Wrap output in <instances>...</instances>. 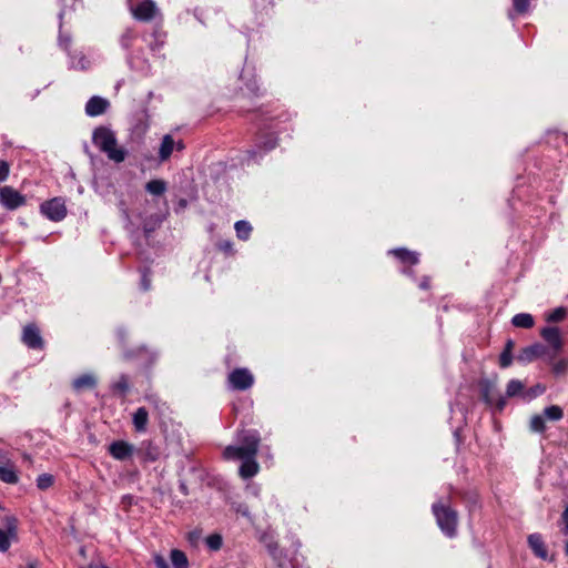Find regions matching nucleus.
<instances>
[{
	"instance_id": "20e7f679",
	"label": "nucleus",
	"mask_w": 568,
	"mask_h": 568,
	"mask_svg": "<svg viewBox=\"0 0 568 568\" xmlns=\"http://www.w3.org/2000/svg\"><path fill=\"white\" fill-rule=\"evenodd\" d=\"M564 417V410L558 405L546 407L540 415H534L530 418V429L535 433L546 430V420L558 422Z\"/></svg>"
},
{
	"instance_id": "473e14b6",
	"label": "nucleus",
	"mask_w": 568,
	"mask_h": 568,
	"mask_svg": "<svg viewBox=\"0 0 568 568\" xmlns=\"http://www.w3.org/2000/svg\"><path fill=\"white\" fill-rule=\"evenodd\" d=\"M263 541L265 542L267 549H268V552L275 557L276 556V549H277V544L273 540L272 537H267V536H264L263 537Z\"/></svg>"
},
{
	"instance_id": "49530a36",
	"label": "nucleus",
	"mask_w": 568,
	"mask_h": 568,
	"mask_svg": "<svg viewBox=\"0 0 568 568\" xmlns=\"http://www.w3.org/2000/svg\"><path fill=\"white\" fill-rule=\"evenodd\" d=\"M537 388H539V394H541L545 390V388L540 386H537Z\"/></svg>"
},
{
	"instance_id": "c85d7f7f",
	"label": "nucleus",
	"mask_w": 568,
	"mask_h": 568,
	"mask_svg": "<svg viewBox=\"0 0 568 568\" xmlns=\"http://www.w3.org/2000/svg\"><path fill=\"white\" fill-rule=\"evenodd\" d=\"M54 478L50 474H41L37 478V486L39 489L44 490L50 488L53 485Z\"/></svg>"
},
{
	"instance_id": "f3484780",
	"label": "nucleus",
	"mask_w": 568,
	"mask_h": 568,
	"mask_svg": "<svg viewBox=\"0 0 568 568\" xmlns=\"http://www.w3.org/2000/svg\"><path fill=\"white\" fill-rule=\"evenodd\" d=\"M0 480L7 484L18 483L19 477L12 463L8 462L4 465H0Z\"/></svg>"
},
{
	"instance_id": "39448f33",
	"label": "nucleus",
	"mask_w": 568,
	"mask_h": 568,
	"mask_svg": "<svg viewBox=\"0 0 568 568\" xmlns=\"http://www.w3.org/2000/svg\"><path fill=\"white\" fill-rule=\"evenodd\" d=\"M2 524L4 529L0 528V551L6 552L17 538V519L11 515H6Z\"/></svg>"
},
{
	"instance_id": "4be33fe9",
	"label": "nucleus",
	"mask_w": 568,
	"mask_h": 568,
	"mask_svg": "<svg viewBox=\"0 0 568 568\" xmlns=\"http://www.w3.org/2000/svg\"><path fill=\"white\" fill-rule=\"evenodd\" d=\"M170 558L174 568H189V560L183 551L173 549L170 554Z\"/></svg>"
},
{
	"instance_id": "ddd939ff",
	"label": "nucleus",
	"mask_w": 568,
	"mask_h": 568,
	"mask_svg": "<svg viewBox=\"0 0 568 568\" xmlns=\"http://www.w3.org/2000/svg\"><path fill=\"white\" fill-rule=\"evenodd\" d=\"M23 343L31 348H42L43 341L34 325H27L22 334Z\"/></svg>"
},
{
	"instance_id": "9b49d317",
	"label": "nucleus",
	"mask_w": 568,
	"mask_h": 568,
	"mask_svg": "<svg viewBox=\"0 0 568 568\" xmlns=\"http://www.w3.org/2000/svg\"><path fill=\"white\" fill-rule=\"evenodd\" d=\"M528 545L534 551V554L544 560H552V557H549L547 547L544 542V539L540 534H531L528 536Z\"/></svg>"
},
{
	"instance_id": "dca6fc26",
	"label": "nucleus",
	"mask_w": 568,
	"mask_h": 568,
	"mask_svg": "<svg viewBox=\"0 0 568 568\" xmlns=\"http://www.w3.org/2000/svg\"><path fill=\"white\" fill-rule=\"evenodd\" d=\"M97 385V378L93 374H83L72 382V387L75 392L91 389Z\"/></svg>"
},
{
	"instance_id": "f8f14e48",
	"label": "nucleus",
	"mask_w": 568,
	"mask_h": 568,
	"mask_svg": "<svg viewBox=\"0 0 568 568\" xmlns=\"http://www.w3.org/2000/svg\"><path fill=\"white\" fill-rule=\"evenodd\" d=\"M540 335L555 351H560L562 348V338L558 327H544L540 331Z\"/></svg>"
},
{
	"instance_id": "423d86ee",
	"label": "nucleus",
	"mask_w": 568,
	"mask_h": 568,
	"mask_svg": "<svg viewBox=\"0 0 568 568\" xmlns=\"http://www.w3.org/2000/svg\"><path fill=\"white\" fill-rule=\"evenodd\" d=\"M41 212L51 221H61L67 215V207L64 201L60 197H54L41 204Z\"/></svg>"
},
{
	"instance_id": "a18cd8bd",
	"label": "nucleus",
	"mask_w": 568,
	"mask_h": 568,
	"mask_svg": "<svg viewBox=\"0 0 568 568\" xmlns=\"http://www.w3.org/2000/svg\"><path fill=\"white\" fill-rule=\"evenodd\" d=\"M274 146H275V144H274V143H268V144H267V150H271V149H273Z\"/></svg>"
},
{
	"instance_id": "c03bdc74",
	"label": "nucleus",
	"mask_w": 568,
	"mask_h": 568,
	"mask_svg": "<svg viewBox=\"0 0 568 568\" xmlns=\"http://www.w3.org/2000/svg\"><path fill=\"white\" fill-rule=\"evenodd\" d=\"M420 287H422V288H427V287H428L427 282H426V281L422 282Z\"/></svg>"
},
{
	"instance_id": "bb28decb",
	"label": "nucleus",
	"mask_w": 568,
	"mask_h": 568,
	"mask_svg": "<svg viewBox=\"0 0 568 568\" xmlns=\"http://www.w3.org/2000/svg\"><path fill=\"white\" fill-rule=\"evenodd\" d=\"M114 392L124 395L129 390V381L128 377L122 375L115 381L112 385Z\"/></svg>"
},
{
	"instance_id": "e433bc0d",
	"label": "nucleus",
	"mask_w": 568,
	"mask_h": 568,
	"mask_svg": "<svg viewBox=\"0 0 568 568\" xmlns=\"http://www.w3.org/2000/svg\"><path fill=\"white\" fill-rule=\"evenodd\" d=\"M200 537H201V534H200V531H196V530L190 532L187 536L190 542H192V544H195L200 539Z\"/></svg>"
},
{
	"instance_id": "cd10ccee",
	"label": "nucleus",
	"mask_w": 568,
	"mask_h": 568,
	"mask_svg": "<svg viewBox=\"0 0 568 568\" xmlns=\"http://www.w3.org/2000/svg\"><path fill=\"white\" fill-rule=\"evenodd\" d=\"M205 542L211 550H219L222 547L223 539L220 534H212L206 537Z\"/></svg>"
},
{
	"instance_id": "de8ad7c7",
	"label": "nucleus",
	"mask_w": 568,
	"mask_h": 568,
	"mask_svg": "<svg viewBox=\"0 0 568 568\" xmlns=\"http://www.w3.org/2000/svg\"><path fill=\"white\" fill-rule=\"evenodd\" d=\"M27 568H37V567H36V565H33V564H29V565L27 566Z\"/></svg>"
},
{
	"instance_id": "a211bd4d",
	"label": "nucleus",
	"mask_w": 568,
	"mask_h": 568,
	"mask_svg": "<svg viewBox=\"0 0 568 568\" xmlns=\"http://www.w3.org/2000/svg\"><path fill=\"white\" fill-rule=\"evenodd\" d=\"M174 148H175V141L173 140L172 135H170V134L164 135L162 139V143L160 145V149H159L160 161H162V162L166 161L171 156Z\"/></svg>"
},
{
	"instance_id": "f257e3e1",
	"label": "nucleus",
	"mask_w": 568,
	"mask_h": 568,
	"mask_svg": "<svg viewBox=\"0 0 568 568\" xmlns=\"http://www.w3.org/2000/svg\"><path fill=\"white\" fill-rule=\"evenodd\" d=\"M260 444V435L256 430H243L239 434V445H230L223 456L227 460H242L239 473L244 479L258 473L260 466L255 460Z\"/></svg>"
},
{
	"instance_id": "37998d69",
	"label": "nucleus",
	"mask_w": 568,
	"mask_h": 568,
	"mask_svg": "<svg viewBox=\"0 0 568 568\" xmlns=\"http://www.w3.org/2000/svg\"><path fill=\"white\" fill-rule=\"evenodd\" d=\"M565 554L568 556V537L567 540L565 541Z\"/></svg>"
},
{
	"instance_id": "393cba45",
	"label": "nucleus",
	"mask_w": 568,
	"mask_h": 568,
	"mask_svg": "<svg viewBox=\"0 0 568 568\" xmlns=\"http://www.w3.org/2000/svg\"><path fill=\"white\" fill-rule=\"evenodd\" d=\"M566 316H567V308L560 306V307L555 308L549 314H547L546 321L554 322V323L561 322L566 318Z\"/></svg>"
},
{
	"instance_id": "2f4dec72",
	"label": "nucleus",
	"mask_w": 568,
	"mask_h": 568,
	"mask_svg": "<svg viewBox=\"0 0 568 568\" xmlns=\"http://www.w3.org/2000/svg\"><path fill=\"white\" fill-rule=\"evenodd\" d=\"M513 362V353L509 349H504L499 357V365L505 368L508 367Z\"/></svg>"
},
{
	"instance_id": "7ed1b4c3",
	"label": "nucleus",
	"mask_w": 568,
	"mask_h": 568,
	"mask_svg": "<svg viewBox=\"0 0 568 568\" xmlns=\"http://www.w3.org/2000/svg\"><path fill=\"white\" fill-rule=\"evenodd\" d=\"M433 511L442 531L448 537H454L457 527V514L449 507L439 506L437 504L433 506Z\"/></svg>"
},
{
	"instance_id": "7c9ffc66",
	"label": "nucleus",
	"mask_w": 568,
	"mask_h": 568,
	"mask_svg": "<svg viewBox=\"0 0 568 568\" xmlns=\"http://www.w3.org/2000/svg\"><path fill=\"white\" fill-rule=\"evenodd\" d=\"M552 371L556 375L565 374L568 371V361L559 359L552 364Z\"/></svg>"
},
{
	"instance_id": "58836bf2",
	"label": "nucleus",
	"mask_w": 568,
	"mask_h": 568,
	"mask_svg": "<svg viewBox=\"0 0 568 568\" xmlns=\"http://www.w3.org/2000/svg\"><path fill=\"white\" fill-rule=\"evenodd\" d=\"M142 287L145 291L150 288V280L146 278V275H143L142 277Z\"/></svg>"
},
{
	"instance_id": "6ab92c4d",
	"label": "nucleus",
	"mask_w": 568,
	"mask_h": 568,
	"mask_svg": "<svg viewBox=\"0 0 568 568\" xmlns=\"http://www.w3.org/2000/svg\"><path fill=\"white\" fill-rule=\"evenodd\" d=\"M149 422V413L144 407H140L133 414V425L136 432H145Z\"/></svg>"
},
{
	"instance_id": "2eb2a0df",
	"label": "nucleus",
	"mask_w": 568,
	"mask_h": 568,
	"mask_svg": "<svg viewBox=\"0 0 568 568\" xmlns=\"http://www.w3.org/2000/svg\"><path fill=\"white\" fill-rule=\"evenodd\" d=\"M109 452L115 459L124 460L132 455L133 446L126 442L118 440L110 445Z\"/></svg>"
},
{
	"instance_id": "6e6552de",
	"label": "nucleus",
	"mask_w": 568,
	"mask_h": 568,
	"mask_svg": "<svg viewBox=\"0 0 568 568\" xmlns=\"http://www.w3.org/2000/svg\"><path fill=\"white\" fill-rule=\"evenodd\" d=\"M130 10L135 19L142 21L151 20L156 13L155 3L151 0H143L134 4L133 0H129Z\"/></svg>"
},
{
	"instance_id": "4c0bfd02",
	"label": "nucleus",
	"mask_w": 568,
	"mask_h": 568,
	"mask_svg": "<svg viewBox=\"0 0 568 568\" xmlns=\"http://www.w3.org/2000/svg\"><path fill=\"white\" fill-rule=\"evenodd\" d=\"M236 513L241 514L244 517H248L250 516L248 508L246 506H244V505H240L236 508Z\"/></svg>"
},
{
	"instance_id": "79ce46f5",
	"label": "nucleus",
	"mask_w": 568,
	"mask_h": 568,
	"mask_svg": "<svg viewBox=\"0 0 568 568\" xmlns=\"http://www.w3.org/2000/svg\"><path fill=\"white\" fill-rule=\"evenodd\" d=\"M176 150L181 151L184 149V144L182 141H179V142H175V148Z\"/></svg>"
},
{
	"instance_id": "4468645a",
	"label": "nucleus",
	"mask_w": 568,
	"mask_h": 568,
	"mask_svg": "<svg viewBox=\"0 0 568 568\" xmlns=\"http://www.w3.org/2000/svg\"><path fill=\"white\" fill-rule=\"evenodd\" d=\"M110 103L106 99L101 97H92L85 105V113L89 116H98L103 114L109 108Z\"/></svg>"
},
{
	"instance_id": "f704fd0d",
	"label": "nucleus",
	"mask_w": 568,
	"mask_h": 568,
	"mask_svg": "<svg viewBox=\"0 0 568 568\" xmlns=\"http://www.w3.org/2000/svg\"><path fill=\"white\" fill-rule=\"evenodd\" d=\"M9 175V165L7 162L1 161L0 162V183L7 180Z\"/></svg>"
},
{
	"instance_id": "b1692460",
	"label": "nucleus",
	"mask_w": 568,
	"mask_h": 568,
	"mask_svg": "<svg viewBox=\"0 0 568 568\" xmlns=\"http://www.w3.org/2000/svg\"><path fill=\"white\" fill-rule=\"evenodd\" d=\"M235 232H236V236L240 239V240H247L251 235V232H252V226L248 222L246 221H237L235 223Z\"/></svg>"
},
{
	"instance_id": "5701e85b",
	"label": "nucleus",
	"mask_w": 568,
	"mask_h": 568,
	"mask_svg": "<svg viewBox=\"0 0 568 568\" xmlns=\"http://www.w3.org/2000/svg\"><path fill=\"white\" fill-rule=\"evenodd\" d=\"M146 191L153 195H162L166 191V183L163 180H151L145 185Z\"/></svg>"
},
{
	"instance_id": "a878e982",
	"label": "nucleus",
	"mask_w": 568,
	"mask_h": 568,
	"mask_svg": "<svg viewBox=\"0 0 568 568\" xmlns=\"http://www.w3.org/2000/svg\"><path fill=\"white\" fill-rule=\"evenodd\" d=\"M524 390V384L518 379H511L507 384L506 394L508 397L519 395Z\"/></svg>"
},
{
	"instance_id": "f03ea898",
	"label": "nucleus",
	"mask_w": 568,
	"mask_h": 568,
	"mask_svg": "<svg viewBox=\"0 0 568 568\" xmlns=\"http://www.w3.org/2000/svg\"><path fill=\"white\" fill-rule=\"evenodd\" d=\"M92 141L106 156L121 163L125 160L126 152L123 148H119L114 132L106 126H99L93 131Z\"/></svg>"
},
{
	"instance_id": "a19ab883",
	"label": "nucleus",
	"mask_w": 568,
	"mask_h": 568,
	"mask_svg": "<svg viewBox=\"0 0 568 568\" xmlns=\"http://www.w3.org/2000/svg\"><path fill=\"white\" fill-rule=\"evenodd\" d=\"M87 64H88V61H85L84 58H81L80 61L78 62L77 67H79L81 69H85Z\"/></svg>"
},
{
	"instance_id": "ea45409f",
	"label": "nucleus",
	"mask_w": 568,
	"mask_h": 568,
	"mask_svg": "<svg viewBox=\"0 0 568 568\" xmlns=\"http://www.w3.org/2000/svg\"><path fill=\"white\" fill-rule=\"evenodd\" d=\"M515 343L511 339H508L505 346V349H509V353H513Z\"/></svg>"
},
{
	"instance_id": "9d476101",
	"label": "nucleus",
	"mask_w": 568,
	"mask_h": 568,
	"mask_svg": "<svg viewBox=\"0 0 568 568\" xmlns=\"http://www.w3.org/2000/svg\"><path fill=\"white\" fill-rule=\"evenodd\" d=\"M546 346L537 343L524 348L517 356V359L520 363H530L544 356L546 354Z\"/></svg>"
},
{
	"instance_id": "c756f323",
	"label": "nucleus",
	"mask_w": 568,
	"mask_h": 568,
	"mask_svg": "<svg viewBox=\"0 0 568 568\" xmlns=\"http://www.w3.org/2000/svg\"><path fill=\"white\" fill-rule=\"evenodd\" d=\"M513 6L514 11L521 14L528 11L529 0H514Z\"/></svg>"
},
{
	"instance_id": "72a5a7b5",
	"label": "nucleus",
	"mask_w": 568,
	"mask_h": 568,
	"mask_svg": "<svg viewBox=\"0 0 568 568\" xmlns=\"http://www.w3.org/2000/svg\"><path fill=\"white\" fill-rule=\"evenodd\" d=\"M153 560H154L156 568H170L165 558L160 554H154Z\"/></svg>"
},
{
	"instance_id": "1a4fd4ad",
	"label": "nucleus",
	"mask_w": 568,
	"mask_h": 568,
	"mask_svg": "<svg viewBox=\"0 0 568 568\" xmlns=\"http://www.w3.org/2000/svg\"><path fill=\"white\" fill-rule=\"evenodd\" d=\"M0 201L8 210H16L26 203V199L11 186L0 189Z\"/></svg>"
},
{
	"instance_id": "0eeeda50",
	"label": "nucleus",
	"mask_w": 568,
	"mask_h": 568,
	"mask_svg": "<svg viewBox=\"0 0 568 568\" xmlns=\"http://www.w3.org/2000/svg\"><path fill=\"white\" fill-rule=\"evenodd\" d=\"M229 383L234 389L245 390L254 383V377L246 368H236L229 375Z\"/></svg>"
},
{
	"instance_id": "c9c22d12",
	"label": "nucleus",
	"mask_w": 568,
	"mask_h": 568,
	"mask_svg": "<svg viewBox=\"0 0 568 568\" xmlns=\"http://www.w3.org/2000/svg\"><path fill=\"white\" fill-rule=\"evenodd\" d=\"M561 519H562V523H564V527L561 529V532L565 536H568V507L564 510V513L561 515Z\"/></svg>"
},
{
	"instance_id": "412c9836",
	"label": "nucleus",
	"mask_w": 568,
	"mask_h": 568,
	"mask_svg": "<svg viewBox=\"0 0 568 568\" xmlns=\"http://www.w3.org/2000/svg\"><path fill=\"white\" fill-rule=\"evenodd\" d=\"M511 323L516 327L530 328V327L534 326L535 321H534V317L530 314H528V313H519V314H516L511 318Z\"/></svg>"
},
{
	"instance_id": "aec40b11",
	"label": "nucleus",
	"mask_w": 568,
	"mask_h": 568,
	"mask_svg": "<svg viewBox=\"0 0 568 568\" xmlns=\"http://www.w3.org/2000/svg\"><path fill=\"white\" fill-rule=\"evenodd\" d=\"M399 258L403 263L416 264L418 263V254L406 248H396L389 252Z\"/></svg>"
}]
</instances>
